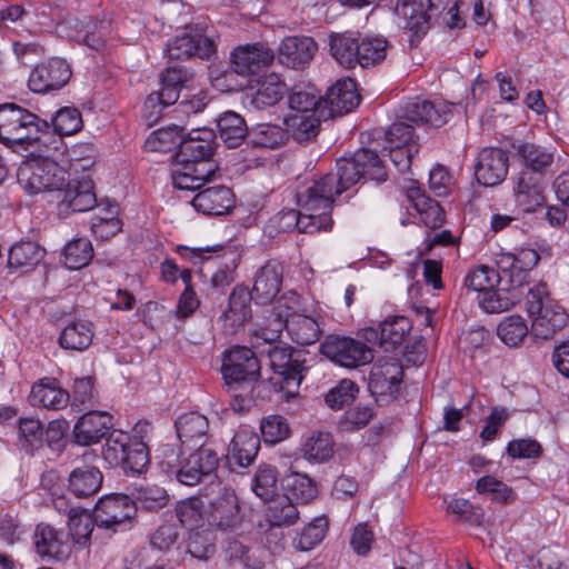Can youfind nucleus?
I'll return each mask as SVG.
<instances>
[{
  "mask_svg": "<svg viewBox=\"0 0 569 569\" xmlns=\"http://www.w3.org/2000/svg\"><path fill=\"white\" fill-rule=\"evenodd\" d=\"M18 181L29 194H52L60 212H86L97 206L93 181L70 179L68 171L48 157L20 166Z\"/></svg>",
  "mask_w": 569,
  "mask_h": 569,
  "instance_id": "1",
  "label": "nucleus"
},
{
  "mask_svg": "<svg viewBox=\"0 0 569 569\" xmlns=\"http://www.w3.org/2000/svg\"><path fill=\"white\" fill-rule=\"evenodd\" d=\"M216 134L208 128L189 131L180 140L172 169V183L179 190L194 191L203 187L216 173L212 161Z\"/></svg>",
  "mask_w": 569,
  "mask_h": 569,
  "instance_id": "2",
  "label": "nucleus"
},
{
  "mask_svg": "<svg viewBox=\"0 0 569 569\" xmlns=\"http://www.w3.org/2000/svg\"><path fill=\"white\" fill-rule=\"evenodd\" d=\"M395 13L403 21L402 28L410 33L409 42L417 46L430 28V21L440 17L445 10V23L453 29L461 27L458 7H448L447 0H390Z\"/></svg>",
  "mask_w": 569,
  "mask_h": 569,
  "instance_id": "3",
  "label": "nucleus"
},
{
  "mask_svg": "<svg viewBox=\"0 0 569 569\" xmlns=\"http://www.w3.org/2000/svg\"><path fill=\"white\" fill-rule=\"evenodd\" d=\"M50 126L37 114L13 103L0 106V142L12 147L48 146Z\"/></svg>",
  "mask_w": 569,
  "mask_h": 569,
  "instance_id": "4",
  "label": "nucleus"
},
{
  "mask_svg": "<svg viewBox=\"0 0 569 569\" xmlns=\"http://www.w3.org/2000/svg\"><path fill=\"white\" fill-rule=\"evenodd\" d=\"M525 308L531 319V331L537 338H551L569 319L565 308L551 297L545 281H538L527 289Z\"/></svg>",
  "mask_w": 569,
  "mask_h": 569,
  "instance_id": "5",
  "label": "nucleus"
},
{
  "mask_svg": "<svg viewBox=\"0 0 569 569\" xmlns=\"http://www.w3.org/2000/svg\"><path fill=\"white\" fill-rule=\"evenodd\" d=\"M220 457L218 452L207 445H200L193 452L178 457L177 462L163 461L162 468L170 477H174L178 482L184 486H196L203 481H209L214 487L217 481V470Z\"/></svg>",
  "mask_w": 569,
  "mask_h": 569,
  "instance_id": "6",
  "label": "nucleus"
},
{
  "mask_svg": "<svg viewBox=\"0 0 569 569\" xmlns=\"http://www.w3.org/2000/svg\"><path fill=\"white\" fill-rule=\"evenodd\" d=\"M333 178L336 193H342L356 184L361 178L383 182L387 173L378 152L371 149H360L351 158L337 161L336 172L326 173Z\"/></svg>",
  "mask_w": 569,
  "mask_h": 569,
  "instance_id": "7",
  "label": "nucleus"
},
{
  "mask_svg": "<svg viewBox=\"0 0 569 569\" xmlns=\"http://www.w3.org/2000/svg\"><path fill=\"white\" fill-rule=\"evenodd\" d=\"M102 456L110 466L121 467L124 472L141 473L149 462L147 445L121 430L107 436Z\"/></svg>",
  "mask_w": 569,
  "mask_h": 569,
  "instance_id": "8",
  "label": "nucleus"
},
{
  "mask_svg": "<svg viewBox=\"0 0 569 569\" xmlns=\"http://www.w3.org/2000/svg\"><path fill=\"white\" fill-rule=\"evenodd\" d=\"M268 343L270 345L268 357L273 371L271 381L273 386H278V391L282 393L283 398L290 400L299 393L306 370L305 359L299 353H295L290 347Z\"/></svg>",
  "mask_w": 569,
  "mask_h": 569,
  "instance_id": "9",
  "label": "nucleus"
},
{
  "mask_svg": "<svg viewBox=\"0 0 569 569\" xmlns=\"http://www.w3.org/2000/svg\"><path fill=\"white\" fill-rule=\"evenodd\" d=\"M339 194L336 193L333 178L323 174L299 190L296 198L299 207L315 217L316 224H319L318 220L321 221L320 231H330L333 226L331 210L335 197Z\"/></svg>",
  "mask_w": 569,
  "mask_h": 569,
  "instance_id": "10",
  "label": "nucleus"
},
{
  "mask_svg": "<svg viewBox=\"0 0 569 569\" xmlns=\"http://www.w3.org/2000/svg\"><path fill=\"white\" fill-rule=\"evenodd\" d=\"M286 329L292 341L301 346L316 343L321 336L320 323L317 319L302 312L293 318L270 320L269 325L257 330V336L266 342H274Z\"/></svg>",
  "mask_w": 569,
  "mask_h": 569,
  "instance_id": "11",
  "label": "nucleus"
},
{
  "mask_svg": "<svg viewBox=\"0 0 569 569\" xmlns=\"http://www.w3.org/2000/svg\"><path fill=\"white\" fill-rule=\"evenodd\" d=\"M260 369L258 357L248 347L233 346L222 353L221 373L229 388L257 381Z\"/></svg>",
  "mask_w": 569,
  "mask_h": 569,
  "instance_id": "12",
  "label": "nucleus"
},
{
  "mask_svg": "<svg viewBox=\"0 0 569 569\" xmlns=\"http://www.w3.org/2000/svg\"><path fill=\"white\" fill-rule=\"evenodd\" d=\"M320 352L345 368H358L372 361L373 351L365 342L348 336L330 335L320 345Z\"/></svg>",
  "mask_w": 569,
  "mask_h": 569,
  "instance_id": "13",
  "label": "nucleus"
},
{
  "mask_svg": "<svg viewBox=\"0 0 569 569\" xmlns=\"http://www.w3.org/2000/svg\"><path fill=\"white\" fill-rule=\"evenodd\" d=\"M540 260L538 251L531 247L522 246L512 251L496 253L495 262L508 282L527 292L530 271Z\"/></svg>",
  "mask_w": 569,
  "mask_h": 569,
  "instance_id": "14",
  "label": "nucleus"
},
{
  "mask_svg": "<svg viewBox=\"0 0 569 569\" xmlns=\"http://www.w3.org/2000/svg\"><path fill=\"white\" fill-rule=\"evenodd\" d=\"M93 512L99 528L116 532L127 528L136 516L137 506L128 496L112 495L100 498Z\"/></svg>",
  "mask_w": 569,
  "mask_h": 569,
  "instance_id": "15",
  "label": "nucleus"
},
{
  "mask_svg": "<svg viewBox=\"0 0 569 569\" xmlns=\"http://www.w3.org/2000/svg\"><path fill=\"white\" fill-rule=\"evenodd\" d=\"M402 378L403 369L397 360L378 361L371 367L368 389L377 402L386 405L399 396Z\"/></svg>",
  "mask_w": 569,
  "mask_h": 569,
  "instance_id": "16",
  "label": "nucleus"
},
{
  "mask_svg": "<svg viewBox=\"0 0 569 569\" xmlns=\"http://www.w3.org/2000/svg\"><path fill=\"white\" fill-rule=\"evenodd\" d=\"M72 74L69 63L61 58H52L38 63L30 72L28 87L34 93L60 90Z\"/></svg>",
  "mask_w": 569,
  "mask_h": 569,
  "instance_id": "17",
  "label": "nucleus"
},
{
  "mask_svg": "<svg viewBox=\"0 0 569 569\" xmlns=\"http://www.w3.org/2000/svg\"><path fill=\"white\" fill-rule=\"evenodd\" d=\"M214 487L218 492L208 503L206 520L218 529H232L241 521L238 497L233 490L222 488L220 483Z\"/></svg>",
  "mask_w": 569,
  "mask_h": 569,
  "instance_id": "18",
  "label": "nucleus"
},
{
  "mask_svg": "<svg viewBox=\"0 0 569 569\" xmlns=\"http://www.w3.org/2000/svg\"><path fill=\"white\" fill-rule=\"evenodd\" d=\"M273 60V50L260 42L239 44L230 52V63L237 68L242 78L258 74Z\"/></svg>",
  "mask_w": 569,
  "mask_h": 569,
  "instance_id": "19",
  "label": "nucleus"
},
{
  "mask_svg": "<svg viewBox=\"0 0 569 569\" xmlns=\"http://www.w3.org/2000/svg\"><path fill=\"white\" fill-rule=\"evenodd\" d=\"M299 519V511L293 502L286 498L272 500L266 510V520L270 525L266 532V541L273 551L283 548V533L278 528L290 527Z\"/></svg>",
  "mask_w": 569,
  "mask_h": 569,
  "instance_id": "20",
  "label": "nucleus"
},
{
  "mask_svg": "<svg viewBox=\"0 0 569 569\" xmlns=\"http://www.w3.org/2000/svg\"><path fill=\"white\" fill-rule=\"evenodd\" d=\"M60 28L63 30L71 29L67 33L69 39L97 51L104 47L112 32L111 22L106 19L100 21L69 19L61 23Z\"/></svg>",
  "mask_w": 569,
  "mask_h": 569,
  "instance_id": "21",
  "label": "nucleus"
},
{
  "mask_svg": "<svg viewBox=\"0 0 569 569\" xmlns=\"http://www.w3.org/2000/svg\"><path fill=\"white\" fill-rule=\"evenodd\" d=\"M508 153L500 148H483L477 158L475 176L479 184H500L508 174Z\"/></svg>",
  "mask_w": 569,
  "mask_h": 569,
  "instance_id": "22",
  "label": "nucleus"
},
{
  "mask_svg": "<svg viewBox=\"0 0 569 569\" xmlns=\"http://www.w3.org/2000/svg\"><path fill=\"white\" fill-rule=\"evenodd\" d=\"M360 102L356 82L352 79L338 80L331 86L325 97H321L320 106L323 108L322 118H335L352 111Z\"/></svg>",
  "mask_w": 569,
  "mask_h": 569,
  "instance_id": "23",
  "label": "nucleus"
},
{
  "mask_svg": "<svg viewBox=\"0 0 569 569\" xmlns=\"http://www.w3.org/2000/svg\"><path fill=\"white\" fill-rule=\"evenodd\" d=\"M164 52L172 60H186L191 57L210 59L216 53V46L202 33L184 32L170 40Z\"/></svg>",
  "mask_w": 569,
  "mask_h": 569,
  "instance_id": "24",
  "label": "nucleus"
},
{
  "mask_svg": "<svg viewBox=\"0 0 569 569\" xmlns=\"http://www.w3.org/2000/svg\"><path fill=\"white\" fill-rule=\"evenodd\" d=\"M251 297L244 286H237L229 296L228 308L220 316L222 329L226 335H236L241 331L252 318Z\"/></svg>",
  "mask_w": 569,
  "mask_h": 569,
  "instance_id": "25",
  "label": "nucleus"
},
{
  "mask_svg": "<svg viewBox=\"0 0 569 569\" xmlns=\"http://www.w3.org/2000/svg\"><path fill=\"white\" fill-rule=\"evenodd\" d=\"M513 197L522 212H535L546 201L543 178L530 170H521L515 180Z\"/></svg>",
  "mask_w": 569,
  "mask_h": 569,
  "instance_id": "26",
  "label": "nucleus"
},
{
  "mask_svg": "<svg viewBox=\"0 0 569 569\" xmlns=\"http://www.w3.org/2000/svg\"><path fill=\"white\" fill-rule=\"evenodd\" d=\"M282 281V264L277 260H268L254 273L252 290L249 292L256 303L268 305L280 292Z\"/></svg>",
  "mask_w": 569,
  "mask_h": 569,
  "instance_id": "27",
  "label": "nucleus"
},
{
  "mask_svg": "<svg viewBox=\"0 0 569 569\" xmlns=\"http://www.w3.org/2000/svg\"><path fill=\"white\" fill-rule=\"evenodd\" d=\"M318 51V44L311 37H286L278 49L279 62L295 70L305 69Z\"/></svg>",
  "mask_w": 569,
  "mask_h": 569,
  "instance_id": "28",
  "label": "nucleus"
},
{
  "mask_svg": "<svg viewBox=\"0 0 569 569\" xmlns=\"http://www.w3.org/2000/svg\"><path fill=\"white\" fill-rule=\"evenodd\" d=\"M236 203L230 188L223 184L208 187L199 191L191 201L198 212L206 216H223L229 213Z\"/></svg>",
  "mask_w": 569,
  "mask_h": 569,
  "instance_id": "29",
  "label": "nucleus"
},
{
  "mask_svg": "<svg viewBox=\"0 0 569 569\" xmlns=\"http://www.w3.org/2000/svg\"><path fill=\"white\" fill-rule=\"evenodd\" d=\"M112 427V417L106 411L90 410L76 422L73 436L77 443L90 446L99 442Z\"/></svg>",
  "mask_w": 569,
  "mask_h": 569,
  "instance_id": "30",
  "label": "nucleus"
},
{
  "mask_svg": "<svg viewBox=\"0 0 569 569\" xmlns=\"http://www.w3.org/2000/svg\"><path fill=\"white\" fill-rule=\"evenodd\" d=\"M32 540L37 555L44 561L61 560L67 556L64 535L51 525H37Z\"/></svg>",
  "mask_w": 569,
  "mask_h": 569,
  "instance_id": "31",
  "label": "nucleus"
},
{
  "mask_svg": "<svg viewBox=\"0 0 569 569\" xmlns=\"http://www.w3.org/2000/svg\"><path fill=\"white\" fill-rule=\"evenodd\" d=\"M526 291L521 288L508 282L502 278V282L493 289L485 291L482 296L478 297L479 306L488 313L505 312L517 303H519L525 296Z\"/></svg>",
  "mask_w": 569,
  "mask_h": 569,
  "instance_id": "32",
  "label": "nucleus"
},
{
  "mask_svg": "<svg viewBox=\"0 0 569 569\" xmlns=\"http://www.w3.org/2000/svg\"><path fill=\"white\" fill-rule=\"evenodd\" d=\"M174 427L182 448H191L197 445H204L208 437L209 420L198 411H189L178 416Z\"/></svg>",
  "mask_w": 569,
  "mask_h": 569,
  "instance_id": "33",
  "label": "nucleus"
},
{
  "mask_svg": "<svg viewBox=\"0 0 569 569\" xmlns=\"http://www.w3.org/2000/svg\"><path fill=\"white\" fill-rule=\"evenodd\" d=\"M29 402L32 407L61 410L70 402V395L56 379L43 378L32 386Z\"/></svg>",
  "mask_w": 569,
  "mask_h": 569,
  "instance_id": "34",
  "label": "nucleus"
},
{
  "mask_svg": "<svg viewBox=\"0 0 569 569\" xmlns=\"http://www.w3.org/2000/svg\"><path fill=\"white\" fill-rule=\"evenodd\" d=\"M259 448V436L249 426H242L230 442L229 455L239 467H248L254 460Z\"/></svg>",
  "mask_w": 569,
  "mask_h": 569,
  "instance_id": "35",
  "label": "nucleus"
},
{
  "mask_svg": "<svg viewBox=\"0 0 569 569\" xmlns=\"http://www.w3.org/2000/svg\"><path fill=\"white\" fill-rule=\"evenodd\" d=\"M83 121L81 112L74 107L60 108L52 117V127L56 134L50 132L48 144H52L51 149L58 150L61 143V137L72 136L82 129ZM50 148L49 146H46Z\"/></svg>",
  "mask_w": 569,
  "mask_h": 569,
  "instance_id": "36",
  "label": "nucleus"
},
{
  "mask_svg": "<svg viewBox=\"0 0 569 569\" xmlns=\"http://www.w3.org/2000/svg\"><path fill=\"white\" fill-rule=\"evenodd\" d=\"M313 220L315 217L302 209L301 211L288 209L278 212L271 218L270 222L279 232H289L297 229L299 232L312 234L320 232L321 226V221L318 220L319 224H316Z\"/></svg>",
  "mask_w": 569,
  "mask_h": 569,
  "instance_id": "37",
  "label": "nucleus"
},
{
  "mask_svg": "<svg viewBox=\"0 0 569 569\" xmlns=\"http://www.w3.org/2000/svg\"><path fill=\"white\" fill-rule=\"evenodd\" d=\"M412 207L420 221L429 229H438L445 222V211L439 202L428 197L420 189H411L408 193Z\"/></svg>",
  "mask_w": 569,
  "mask_h": 569,
  "instance_id": "38",
  "label": "nucleus"
},
{
  "mask_svg": "<svg viewBox=\"0 0 569 569\" xmlns=\"http://www.w3.org/2000/svg\"><path fill=\"white\" fill-rule=\"evenodd\" d=\"M359 33L341 32L330 36V53L333 59L346 68H355L359 62Z\"/></svg>",
  "mask_w": 569,
  "mask_h": 569,
  "instance_id": "39",
  "label": "nucleus"
},
{
  "mask_svg": "<svg viewBox=\"0 0 569 569\" xmlns=\"http://www.w3.org/2000/svg\"><path fill=\"white\" fill-rule=\"evenodd\" d=\"M93 326L87 320H73L61 331L59 345L66 350L84 351L92 343Z\"/></svg>",
  "mask_w": 569,
  "mask_h": 569,
  "instance_id": "40",
  "label": "nucleus"
},
{
  "mask_svg": "<svg viewBox=\"0 0 569 569\" xmlns=\"http://www.w3.org/2000/svg\"><path fill=\"white\" fill-rule=\"evenodd\" d=\"M401 118L410 122L428 123L437 128L447 121L446 113L438 109L431 101L420 100L418 98L403 106Z\"/></svg>",
  "mask_w": 569,
  "mask_h": 569,
  "instance_id": "41",
  "label": "nucleus"
},
{
  "mask_svg": "<svg viewBox=\"0 0 569 569\" xmlns=\"http://www.w3.org/2000/svg\"><path fill=\"white\" fill-rule=\"evenodd\" d=\"M288 130L273 123H258L248 132V143L253 148L276 149L288 140Z\"/></svg>",
  "mask_w": 569,
  "mask_h": 569,
  "instance_id": "42",
  "label": "nucleus"
},
{
  "mask_svg": "<svg viewBox=\"0 0 569 569\" xmlns=\"http://www.w3.org/2000/svg\"><path fill=\"white\" fill-rule=\"evenodd\" d=\"M102 479L101 471L96 467L76 468L69 476V488L79 498L89 497L98 492Z\"/></svg>",
  "mask_w": 569,
  "mask_h": 569,
  "instance_id": "43",
  "label": "nucleus"
},
{
  "mask_svg": "<svg viewBox=\"0 0 569 569\" xmlns=\"http://www.w3.org/2000/svg\"><path fill=\"white\" fill-rule=\"evenodd\" d=\"M217 127L221 140L229 148L240 146L242 140L248 138L250 130L247 128L244 119L233 111L222 113L218 119Z\"/></svg>",
  "mask_w": 569,
  "mask_h": 569,
  "instance_id": "44",
  "label": "nucleus"
},
{
  "mask_svg": "<svg viewBox=\"0 0 569 569\" xmlns=\"http://www.w3.org/2000/svg\"><path fill=\"white\" fill-rule=\"evenodd\" d=\"M179 89L161 84L159 91L151 92L143 106V118L149 126H153L161 117L163 108L176 103L179 99Z\"/></svg>",
  "mask_w": 569,
  "mask_h": 569,
  "instance_id": "45",
  "label": "nucleus"
},
{
  "mask_svg": "<svg viewBox=\"0 0 569 569\" xmlns=\"http://www.w3.org/2000/svg\"><path fill=\"white\" fill-rule=\"evenodd\" d=\"M518 153L525 164L522 170L539 173L541 178L555 161L553 152L537 144L523 143L519 147Z\"/></svg>",
  "mask_w": 569,
  "mask_h": 569,
  "instance_id": "46",
  "label": "nucleus"
},
{
  "mask_svg": "<svg viewBox=\"0 0 569 569\" xmlns=\"http://www.w3.org/2000/svg\"><path fill=\"white\" fill-rule=\"evenodd\" d=\"M284 481L287 495L283 498L289 499L293 503H309L318 495L316 483L305 473L292 472Z\"/></svg>",
  "mask_w": 569,
  "mask_h": 569,
  "instance_id": "47",
  "label": "nucleus"
},
{
  "mask_svg": "<svg viewBox=\"0 0 569 569\" xmlns=\"http://www.w3.org/2000/svg\"><path fill=\"white\" fill-rule=\"evenodd\" d=\"M329 118H320L318 112L312 113H289L284 122L291 130L293 138L301 142L308 141L318 134L321 120Z\"/></svg>",
  "mask_w": 569,
  "mask_h": 569,
  "instance_id": "48",
  "label": "nucleus"
},
{
  "mask_svg": "<svg viewBox=\"0 0 569 569\" xmlns=\"http://www.w3.org/2000/svg\"><path fill=\"white\" fill-rule=\"evenodd\" d=\"M284 90L286 84L277 73L266 74L258 81V89L253 94L252 102L258 108L274 106L283 97Z\"/></svg>",
  "mask_w": 569,
  "mask_h": 569,
  "instance_id": "49",
  "label": "nucleus"
},
{
  "mask_svg": "<svg viewBox=\"0 0 569 569\" xmlns=\"http://www.w3.org/2000/svg\"><path fill=\"white\" fill-rule=\"evenodd\" d=\"M44 250L33 241L16 243L9 250L8 264L10 268H32L43 258Z\"/></svg>",
  "mask_w": 569,
  "mask_h": 569,
  "instance_id": "50",
  "label": "nucleus"
},
{
  "mask_svg": "<svg viewBox=\"0 0 569 569\" xmlns=\"http://www.w3.org/2000/svg\"><path fill=\"white\" fill-rule=\"evenodd\" d=\"M502 273L486 264L478 266L470 270L463 280V286L482 296L485 291L493 289L502 282Z\"/></svg>",
  "mask_w": 569,
  "mask_h": 569,
  "instance_id": "51",
  "label": "nucleus"
},
{
  "mask_svg": "<svg viewBox=\"0 0 569 569\" xmlns=\"http://www.w3.org/2000/svg\"><path fill=\"white\" fill-rule=\"evenodd\" d=\"M358 64L362 68L380 63L387 54L388 41L382 37H361L358 40Z\"/></svg>",
  "mask_w": 569,
  "mask_h": 569,
  "instance_id": "52",
  "label": "nucleus"
},
{
  "mask_svg": "<svg viewBox=\"0 0 569 569\" xmlns=\"http://www.w3.org/2000/svg\"><path fill=\"white\" fill-rule=\"evenodd\" d=\"M94 525V513L91 515L86 509H70L68 526L74 543L87 546Z\"/></svg>",
  "mask_w": 569,
  "mask_h": 569,
  "instance_id": "53",
  "label": "nucleus"
},
{
  "mask_svg": "<svg viewBox=\"0 0 569 569\" xmlns=\"http://www.w3.org/2000/svg\"><path fill=\"white\" fill-rule=\"evenodd\" d=\"M411 321L405 316H391L380 322L381 340L386 350L401 345L411 330Z\"/></svg>",
  "mask_w": 569,
  "mask_h": 569,
  "instance_id": "54",
  "label": "nucleus"
},
{
  "mask_svg": "<svg viewBox=\"0 0 569 569\" xmlns=\"http://www.w3.org/2000/svg\"><path fill=\"white\" fill-rule=\"evenodd\" d=\"M321 97L315 92L313 88L295 87L288 96L290 113H312L318 112L322 118L323 108L320 106Z\"/></svg>",
  "mask_w": 569,
  "mask_h": 569,
  "instance_id": "55",
  "label": "nucleus"
},
{
  "mask_svg": "<svg viewBox=\"0 0 569 569\" xmlns=\"http://www.w3.org/2000/svg\"><path fill=\"white\" fill-rule=\"evenodd\" d=\"M329 522L326 516L313 518L307 526H305L299 533L298 538L293 540V546L297 550L308 551L319 545L326 537Z\"/></svg>",
  "mask_w": 569,
  "mask_h": 569,
  "instance_id": "56",
  "label": "nucleus"
},
{
  "mask_svg": "<svg viewBox=\"0 0 569 569\" xmlns=\"http://www.w3.org/2000/svg\"><path fill=\"white\" fill-rule=\"evenodd\" d=\"M242 74L237 71L234 66H211L209 68V79L211 86L220 92H233L243 88Z\"/></svg>",
  "mask_w": 569,
  "mask_h": 569,
  "instance_id": "57",
  "label": "nucleus"
},
{
  "mask_svg": "<svg viewBox=\"0 0 569 569\" xmlns=\"http://www.w3.org/2000/svg\"><path fill=\"white\" fill-rule=\"evenodd\" d=\"M303 456L308 460L323 462L333 453V439L329 432H313L302 446Z\"/></svg>",
  "mask_w": 569,
  "mask_h": 569,
  "instance_id": "58",
  "label": "nucleus"
},
{
  "mask_svg": "<svg viewBox=\"0 0 569 569\" xmlns=\"http://www.w3.org/2000/svg\"><path fill=\"white\" fill-rule=\"evenodd\" d=\"M204 505L198 497H191L186 500H181L176 506V516L180 523L193 530L202 526L206 518V511L203 510Z\"/></svg>",
  "mask_w": 569,
  "mask_h": 569,
  "instance_id": "59",
  "label": "nucleus"
},
{
  "mask_svg": "<svg viewBox=\"0 0 569 569\" xmlns=\"http://www.w3.org/2000/svg\"><path fill=\"white\" fill-rule=\"evenodd\" d=\"M528 332L526 320L517 315L503 318L497 328L498 337L509 347L520 346Z\"/></svg>",
  "mask_w": 569,
  "mask_h": 569,
  "instance_id": "60",
  "label": "nucleus"
},
{
  "mask_svg": "<svg viewBox=\"0 0 569 569\" xmlns=\"http://www.w3.org/2000/svg\"><path fill=\"white\" fill-rule=\"evenodd\" d=\"M183 128L171 124L153 131L147 139L146 146L151 151L164 152L170 150L172 146L180 149V140L183 139Z\"/></svg>",
  "mask_w": 569,
  "mask_h": 569,
  "instance_id": "61",
  "label": "nucleus"
},
{
  "mask_svg": "<svg viewBox=\"0 0 569 569\" xmlns=\"http://www.w3.org/2000/svg\"><path fill=\"white\" fill-rule=\"evenodd\" d=\"M64 264L71 270L86 267L93 257L91 242L86 238L74 239L64 247Z\"/></svg>",
  "mask_w": 569,
  "mask_h": 569,
  "instance_id": "62",
  "label": "nucleus"
},
{
  "mask_svg": "<svg viewBox=\"0 0 569 569\" xmlns=\"http://www.w3.org/2000/svg\"><path fill=\"white\" fill-rule=\"evenodd\" d=\"M373 408L358 403L347 409L338 421V427L343 432H355L365 428L373 418Z\"/></svg>",
  "mask_w": 569,
  "mask_h": 569,
  "instance_id": "63",
  "label": "nucleus"
},
{
  "mask_svg": "<svg viewBox=\"0 0 569 569\" xmlns=\"http://www.w3.org/2000/svg\"><path fill=\"white\" fill-rule=\"evenodd\" d=\"M359 387L349 379L341 380L336 387L331 388L325 397V401L332 410H340L350 405L357 397Z\"/></svg>",
  "mask_w": 569,
  "mask_h": 569,
  "instance_id": "64",
  "label": "nucleus"
}]
</instances>
